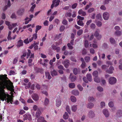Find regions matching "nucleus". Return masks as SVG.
<instances>
[{"instance_id": "13", "label": "nucleus", "mask_w": 122, "mask_h": 122, "mask_svg": "<svg viewBox=\"0 0 122 122\" xmlns=\"http://www.w3.org/2000/svg\"><path fill=\"white\" fill-rule=\"evenodd\" d=\"M114 70V67L112 66H111L110 67L109 70L106 71V72L110 74H112L113 72L112 71Z\"/></svg>"}, {"instance_id": "6", "label": "nucleus", "mask_w": 122, "mask_h": 122, "mask_svg": "<svg viewBox=\"0 0 122 122\" xmlns=\"http://www.w3.org/2000/svg\"><path fill=\"white\" fill-rule=\"evenodd\" d=\"M102 112L106 117L108 118L109 117L110 115V114L108 111L107 109H103Z\"/></svg>"}, {"instance_id": "39", "label": "nucleus", "mask_w": 122, "mask_h": 122, "mask_svg": "<svg viewBox=\"0 0 122 122\" xmlns=\"http://www.w3.org/2000/svg\"><path fill=\"white\" fill-rule=\"evenodd\" d=\"M84 59L86 62H88L90 60V57L89 56H86L85 57Z\"/></svg>"}, {"instance_id": "30", "label": "nucleus", "mask_w": 122, "mask_h": 122, "mask_svg": "<svg viewBox=\"0 0 122 122\" xmlns=\"http://www.w3.org/2000/svg\"><path fill=\"white\" fill-rule=\"evenodd\" d=\"M77 24L80 26H84V23L81 20H79L77 21Z\"/></svg>"}, {"instance_id": "50", "label": "nucleus", "mask_w": 122, "mask_h": 122, "mask_svg": "<svg viewBox=\"0 0 122 122\" xmlns=\"http://www.w3.org/2000/svg\"><path fill=\"white\" fill-rule=\"evenodd\" d=\"M94 10V8H92L89 9L88 10V12L89 13H91Z\"/></svg>"}, {"instance_id": "34", "label": "nucleus", "mask_w": 122, "mask_h": 122, "mask_svg": "<svg viewBox=\"0 0 122 122\" xmlns=\"http://www.w3.org/2000/svg\"><path fill=\"white\" fill-rule=\"evenodd\" d=\"M69 86L71 88H75V84L74 83H71L69 84Z\"/></svg>"}, {"instance_id": "35", "label": "nucleus", "mask_w": 122, "mask_h": 122, "mask_svg": "<svg viewBox=\"0 0 122 122\" xmlns=\"http://www.w3.org/2000/svg\"><path fill=\"white\" fill-rule=\"evenodd\" d=\"M121 34V31H116L114 33V35L116 36H120Z\"/></svg>"}, {"instance_id": "59", "label": "nucleus", "mask_w": 122, "mask_h": 122, "mask_svg": "<svg viewBox=\"0 0 122 122\" xmlns=\"http://www.w3.org/2000/svg\"><path fill=\"white\" fill-rule=\"evenodd\" d=\"M101 17V16L99 14H97L96 16V18L98 19H100Z\"/></svg>"}, {"instance_id": "42", "label": "nucleus", "mask_w": 122, "mask_h": 122, "mask_svg": "<svg viewBox=\"0 0 122 122\" xmlns=\"http://www.w3.org/2000/svg\"><path fill=\"white\" fill-rule=\"evenodd\" d=\"M108 105L109 107H112L114 106V103L112 101H110L108 104Z\"/></svg>"}, {"instance_id": "19", "label": "nucleus", "mask_w": 122, "mask_h": 122, "mask_svg": "<svg viewBox=\"0 0 122 122\" xmlns=\"http://www.w3.org/2000/svg\"><path fill=\"white\" fill-rule=\"evenodd\" d=\"M71 110L74 112H75L77 109V106L73 105L71 106Z\"/></svg>"}, {"instance_id": "28", "label": "nucleus", "mask_w": 122, "mask_h": 122, "mask_svg": "<svg viewBox=\"0 0 122 122\" xmlns=\"http://www.w3.org/2000/svg\"><path fill=\"white\" fill-rule=\"evenodd\" d=\"M60 2V0H56L54 3V4L53 7H56L58 6L59 4V3Z\"/></svg>"}, {"instance_id": "54", "label": "nucleus", "mask_w": 122, "mask_h": 122, "mask_svg": "<svg viewBox=\"0 0 122 122\" xmlns=\"http://www.w3.org/2000/svg\"><path fill=\"white\" fill-rule=\"evenodd\" d=\"M67 45L69 49H73V47L71 45V44L70 43H68L67 44Z\"/></svg>"}, {"instance_id": "11", "label": "nucleus", "mask_w": 122, "mask_h": 122, "mask_svg": "<svg viewBox=\"0 0 122 122\" xmlns=\"http://www.w3.org/2000/svg\"><path fill=\"white\" fill-rule=\"evenodd\" d=\"M94 106V104L92 102H89L86 105V107L87 108L91 109Z\"/></svg>"}, {"instance_id": "62", "label": "nucleus", "mask_w": 122, "mask_h": 122, "mask_svg": "<svg viewBox=\"0 0 122 122\" xmlns=\"http://www.w3.org/2000/svg\"><path fill=\"white\" fill-rule=\"evenodd\" d=\"M100 9L102 10H106V8L104 6L102 5L100 7Z\"/></svg>"}, {"instance_id": "45", "label": "nucleus", "mask_w": 122, "mask_h": 122, "mask_svg": "<svg viewBox=\"0 0 122 122\" xmlns=\"http://www.w3.org/2000/svg\"><path fill=\"white\" fill-rule=\"evenodd\" d=\"M49 100L48 99L46 98L45 100L44 104L45 105H47L49 103Z\"/></svg>"}, {"instance_id": "25", "label": "nucleus", "mask_w": 122, "mask_h": 122, "mask_svg": "<svg viewBox=\"0 0 122 122\" xmlns=\"http://www.w3.org/2000/svg\"><path fill=\"white\" fill-rule=\"evenodd\" d=\"M88 101L89 102H92L95 100V98L92 97L90 96L88 98Z\"/></svg>"}, {"instance_id": "5", "label": "nucleus", "mask_w": 122, "mask_h": 122, "mask_svg": "<svg viewBox=\"0 0 122 122\" xmlns=\"http://www.w3.org/2000/svg\"><path fill=\"white\" fill-rule=\"evenodd\" d=\"M62 63L66 68H68L70 64L69 61L68 60H66L63 61Z\"/></svg>"}, {"instance_id": "10", "label": "nucleus", "mask_w": 122, "mask_h": 122, "mask_svg": "<svg viewBox=\"0 0 122 122\" xmlns=\"http://www.w3.org/2000/svg\"><path fill=\"white\" fill-rule=\"evenodd\" d=\"M31 97L35 101H37L39 100V96L36 93L33 94L32 95Z\"/></svg>"}, {"instance_id": "57", "label": "nucleus", "mask_w": 122, "mask_h": 122, "mask_svg": "<svg viewBox=\"0 0 122 122\" xmlns=\"http://www.w3.org/2000/svg\"><path fill=\"white\" fill-rule=\"evenodd\" d=\"M53 28V25H50L49 27V28L48 29V30L49 31H51L52 30V29Z\"/></svg>"}, {"instance_id": "40", "label": "nucleus", "mask_w": 122, "mask_h": 122, "mask_svg": "<svg viewBox=\"0 0 122 122\" xmlns=\"http://www.w3.org/2000/svg\"><path fill=\"white\" fill-rule=\"evenodd\" d=\"M11 33V31H9L8 33V36L7 37V38L8 40H10L12 39V38H11L10 36Z\"/></svg>"}, {"instance_id": "53", "label": "nucleus", "mask_w": 122, "mask_h": 122, "mask_svg": "<svg viewBox=\"0 0 122 122\" xmlns=\"http://www.w3.org/2000/svg\"><path fill=\"white\" fill-rule=\"evenodd\" d=\"M71 15V14L70 12L67 13H66L65 16L66 17H70Z\"/></svg>"}, {"instance_id": "47", "label": "nucleus", "mask_w": 122, "mask_h": 122, "mask_svg": "<svg viewBox=\"0 0 122 122\" xmlns=\"http://www.w3.org/2000/svg\"><path fill=\"white\" fill-rule=\"evenodd\" d=\"M85 46V47L87 48L88 46V42L87 41L85 40V41L84 43Z\"/></svg>"}, {"instance_id": "3", "label": "nucleus", "mask_w": 122, "mask_h": 122, "mask_svg": "<svg viewBox=\"0 0 122 122\" xmlns=\"http://www.w3.org/2000/svg\"><path fill=\"white\" fill-rule=\"evenodd\" d=\"M58 68L59 70H58V72L61 74H62L64 73L63 70H65V69L62 65H60L58 66Z\"/></svg>"}, {"instance_id": "1", "label": "nucleus", "mask_w": 122, "mask_h": 122, "mask_svg": "<svg viewBox=\"0 0 122 122\" xmlns=\"http://www.w3.org/2000/svg\"><path fill=\"white\" fill-rule=\"evenodd\" d=\"M0 92L1 93V95L0 96V99L1 100L3 101L5 100V101L6 100V102H7L8 103L10 102H11L12 101V98H6L7 97L6 94L5 93L4 89L1 88L0 90Z\"/></svg>"}, {"instance_id": "52", "label": "nucleus", "mask_w": 122, "mask_h": 122, "mask_svg": "<svg viewBox=\"0 0 122 122\" xmlns=\"http://www.w3.org/2000/svg\"><path fill=\"white\" fill-rule=\"evenodd\" d=\"M31 53V51L30 50H28V52L27 53V58H28L30 56V54Z\"/></svg>"}, {"instance_id": "32", "label": "nucleus", "mask_w": 122, "mask_h": 122, "mask_svg": "<svg viewBox=\"0 0 122 122\" xmlns=\"http://www.w3.org/2000/svg\"><path fill=\"white\" fill-rule=\"evenodd\" d=\"M71 74L70 75V78H71V80L72 82H74L76 79V77L75 76H71Z\"/></svg>"}, {"instance_id": "17", "label": "nucleus", "mask_w": 122, "mask_h": 122, "mask_svg": "<svg viewBox=\"0 0 122 122\" xmlns=\"http://www.w3.org/2000/svg\"><path fill=\"white\" fill-rule=\"evenodd\" d=\"M45 73L46 77L48 79L50 80L51 78V76L49 72L48 71L45 72Z\"/></svg>"}, {"instance_id": "48", "label": "nucleus", "mask_w": 122, "mask_h": 122, "mask_svg": "<svg viewBox=\"0 0 122 122\" xmlns=\"http://www.w3.org/2000/svg\"><path fill=\"white\" fill-rule=\"evenodd\" d=\"M96 24L98 26L100 27L102 26V24L100 21H98L97 22Z\"/></svg>"}, {"instance_id": "37", "label": "nucleus", "mask_w": 122, "mask_h": 122, "mask_svg": "<svg viewBox=\"0 0 122 122\" xmlns=\"http://www.w3.org/2000/svg\"><path fill=\"white\" fill-rule=\"evenodd\" d=\"M44 120V117L42 116H41L38 119L37 121L38 122H42Z\"/></svg>"}, {"instance_id": "55", "label": "nucleus", "mask_w": 122, "mask_h": 122, "mask_svg": "<svg viewBox=\"0 0 122 122\" xmlns=\"http://www.w3.org/2000/svg\"><path fill=\"white\" fill-rule=\"evenodd\" d=\"M67 21L65 19L63 20L62 22V23L64 25H66L67 24Z\"/></svg>"}, {"instance_id": "60", "label": "nucleus", "mask_w": 122, "mask_h": 122, "mask_svg": "<svg viewBox=\"0 0 122 122\" xmlns=\"http://www.w3.org/2000/svg\"><path fill=\"white\" fill-rule=\"evenodd\" d=\"M86 63L85 62H82L81 66L83 68H84L86 67Z\"/></svg>"}, {"instance_id": "36", "label": "nucleus", "mask_w": 122, "mask_h": 122, "mask_svg": "<svg viewBox=\"0 0 122 122\" xmlns=\"http://www.w3.org/2000/svg\"><path fill=\"white\" fill-rule=\"evenodd\" d=\"M93 75L94 77L98 76V72L97 71H95L93 72L92 74Z\"/></svg>"}, {"instance_id": "23", "label": "nucleus", "mask_w": 122, "mask_h": 122, "mask_svg": "<svg viewBox=\"0 0 122 122\" xmlns=\"http://www.w3.org/2000/svg\"><path fill=\"white\" fill-rule=\"evenodd\" d=\"M92 75L90 74H88L86 75V77L87 80L89 81H91L92 80Z\"/></svg>"}, {"instance_id": "21", "label": "nucleus", "mask_w": 122, "mask_h": 122, "mask_svg": "<svg viewBox=\"0 0 122 122\" xmlns=\"http://www.w3.org/2000/svg\"><path fill=\"white\" fill-rule=\"evenodd\" d=\"M70 100L71 101L73 102H76V97L74 96H71L70 97Z\"/></svg>"}, {"instance_id": "56", "label": "nucleus", "mask_w": 122, "mask_h": 122, "mask_svg": "<svg viewBox=\"0 0 122 122\" xmlns=\"http://www.w3.org/2000/svg\"><path fill=\"white\" fill-rule=\"evenodd\" d=\"M90 27L91 28L93 29H94L95 28L96 25L94 24L93 23H92Z\"/></svg>"}, {"instance_id": "4", "label": "nucleus", "mask_w": 122, "mask_h": 122, "mask_svg": "<svg viewBox=\"0 0 122 122\" xmlns=\"http://www.w3.org/2000/svg\"><path fill=\"white\" fill-rule=\"evenodd\" d=\"M95 115L94 112L92 110H90L88 112V116L90 118H92L94 117Z\"/></svg>"}, {"instance_id": "64", "label": "nucleus", "mask_w": 122, "mask_h": 122, "mask_svg": "<svg viewBox=\"0 0 122 122\" xmlns=\"http://www.w3.org/2000/svg\"><path fill=\"white\" fill-rule=\"evenodd\" d=\"M87 53L86 50L85 49H83L82 51V54L83 55L86 54Z\"/></svg>"}, {"instance_id": "63", "label": "nucleus", "mask_w": 122, "mask_h": 122, "mask_svg": "<svg viewBox=\"0 0 122 122\" xmlns=\"http://www.w3.org/2000/svg\"><path fill=\"white\" fill-rule=\"evenodd\" d=\"M77 5V4L76 3H75L72 5V8L73 9L75 8Z\"/></svg>"}, {"instance_id": "12", "label": "nucleus", "mask_w": 122, "mask_h": 122, "mask_svg": "<svg viewBox=\"0 0 122 122\" xmlns=\"http://www.w3.org/2000/svg\"><path fill=\"white\" fill-rule=\"evenodd\" d=\"M41 114V112L40 109L38 108L37 110V111L36 113V117H38Z\"/></svg>"}, {"instance_id": "26", "label": "nucleus", "mask_w": 122, "mask_h": 122, "mask_svg": "<svg viewBox=\"0 0 122 122\" xmlns=\"http://www.w3.org/2000/svg\"><path fill=\"white\" fill-rule=\"evenodd\" d=\"M25 20H26L25 22V24H28L29 21L31 20V18H29L28 17H26L25 19Z\"/></svg>"}, {"instance_id": "16", "label": "nucleus", "mask_w": 122, "mask_h": 122, "mask_svg": "<svg viewBox=\"0 0 122 122\" xmlns=\"http://www.w3.org/2000/svg\"><path fill=\"white\" fill-rule=\"evenodd\" d=\"M72 93L73 95L76 96L78 95L79 94V91L78 90H73L72 92Z\"/></svg>"}, {"instance_id": "7", "label": "nucleus", "mask_w": 122, "mask_h": 122, "mask_svg": "<svg viewBox=\"0 0 122 122\" xmlns=\"http://www.w3.org/2000/svg\"><path fill=\"white\" fill-rule=\"evenodd\" d=\"M109 14L107 12H105L103 15V17L105 20H107L109 18Z\"/></svg>"}, {"instance_id": "58", "label": "nucleus", "mask_w": 122, "mask_h": 122, "mask_svg": "<svg viewBox=\"0 0 122 122\" xmlns=\"http://www.w3.org/2000/svg\"><path fill=\"white\" fill-rule=\"evenodd\" d=\"M38 107L36 105H34L33 107V109L34 111H36L38 109Z\"/></svg>"}, {"instance_id": "46", "label": "nucleus", "mask_w": 122, "mask_h": 122, "mask_svg": "<svg viewBox=\"0 0 122 122\" xmlns=\"http://www.w3.org/2000/svg\"><path fill=\"white\" fill-rule=\"evenodd\" d=\"M65 29V27L64 26L61 25L60 28V30L61 32H63Z\"/></svg>"}, {"instance_id": "29", "label": "nucleus", "mask_w": 122, "mask_h": 122, "mask_svg": "<svg viewBox=\"0 0 122 122\" xmlns=\"http://www.w3.org/2000/svg\"><path fill=\"white\" fill-rule=\"evenodd\" d=\"M63 118L65 119H67L69 117V116L68 113L65 112L63 116Z\"/></svg>"}, {"instance_id": "33", "label": "nucleus", "mask_w": 122, "mask_h": 122, "mask_svg": "<svg viewBox=\"0 0 122 122\" xmlns=\"http://www.w3.org/2000/svg\"><path fill=\"white\" fill-rule=\"evenodd\" d=\"M83 31L82 30H79L77 31V34L78 36H80L82 34Z\"/></svg>"}, {"instance_id": "38", "label": "nucleus", "mask_w": 122, "mask_h": 122, "mask_svg": "<svg viewBox=\"0 0 122 122\" xmlns=\"http://www.w3.org/2000/svg\"><path fill=\"white\" fill-rule=\"evenodd\" d=\"M66 111L68 112L69 113H70L71 112L69 106L68 105L66 106Z\"/></svg>"}, {"instance_id": "61", "label": "nucleus", "mask_w": 122, "mask_h": 122, "mask_svg": "<svg viewBox=\"0 0 122 122\" xmlns=\"http://www.w3.org/2000/svg\"><path fill=\"white\" fill-rule=\"evenodd\" d=\"M101 81L103 84H106V82L105 80L103 78H101Z\"/></svg>"}, {"instance_id": "8", "label": "nucleus", "mask_w": 122, "mask_h": 122, "mask_svg": "<svg viewBox=\"0 0 122 122\" xmlns=\"http://www.w3.org/2000/svg\"><path fill=\"white\" fill-rule=\"evenodd\" d=\"M116 116L117 117H122V110H117L116 114Z\"/></svg>"}, {"instance_id": "14", "label": "nucleus", "mask_w": 122, "mask_h": 122, "mask_svg": "<svg viewBox=\"0 0 122 122\" xmlns=\"http://www.w3.org/2000/svg\"><path fill=\"white\" fill-rule=\"evenodd\" d=\"M51 73L52 76H54L57 75V72L54 69L51 71Z\"/></svg>"}, {"instance_id": "18", "label": "nucleus", "mask_w": 122, "mask_h": 122, "mask_svg": "<svg viewBox=\"0 0 122 122\" xmlns=\"http://www.w3.org/2000/svg\"><path fill=\"white\" fill-rule=\"evenodd\" d=\"M23 41L22 40H19L18 42L17 46L20 47L23 45Z\"/></svg>"}, {"instance_id": "22", "label": "nucleus", "mask_w": 122, "mask_h": 122, "mask_svg": "<svg viewBox=\"0 0 122 122\" xmlns=\"http://www.w3.org/2000/svg\"><path fill=\"white\" fill-rule=\"evenodd\" d=\"M79 72V69L76 68H74L73 70V72L74 74L76 75Z\"/></svg>"}, {"instance_id": "44", "label": "nucleus", "mask_w": 122, "mask_h": 122, "mask_svg": "<svg viewBox=\"0 0 122 122\" xmlns=\"http://www.w3.org/2000/svg\"><path fill=\"white\" fill-rule=\"evenodd\" d=\"M100 105L102 108H104L106 106L105 103L104 102H102L100 103Z\"/></svg>"}, {"instance_id": "43", "label": "nucleus", "mask_w": 122, "mask_h": 122, "mask_svg": "<svg viewBox=\"0 0 122 122\" xmlns=\"http://www.w3.org/2000/svg\"><path fill=\"white\" fill-rule=\"evenodd\" d=\"M77 87L80 91H82L83 90V88L80 84H78L77 86Z\"/></svg>"}, {"instance_id": "27", "label": "nucleus", "mask_w": 122, "mask_h": 122, "mask_svg": "<svg viewBox=\"0 0 122 122\" xmlns=\"http://www.w3.org/2000/svg\"><path fill=\"white\" fill-rule=\"evenodd\" d=\"M110 41L111 44H115L116 43V41L113 38L111 37L110 39Z\"/></svg>"}, {"instance_id": "24", "label": "nucleus", "mask_w": 122, "mask_h": 122, "mask_svg": "<svg viewBox=\"0 0 122 122\" xmlns=\"http://www.w3.org/2000/svg\"><path fill=\"white\" fill-rule=\"evenodd\" d=\"M94 80L95 82L97 83H99L100 82V79L98 76L94 77Z\"/></svg>"}, {"instance_id": "20", "label": "nucleus", "mask_w": 122, "mask_h": 122, "mask_svg": "<svg viewBox=\"0 0 122 122\" xmlns=\"http://www.w3.org/2000/svg\"><path fill=\"white\" fill-rule=\"evenodd\" d=\"M24 10L23 9H19L17 11V14L19 15H22L24 12Z\"/></svg>"}, {"instance_id": "9", "label": "nucleus", "mask_w": 122, "mask_h": 122, "mask_svg": "<svg viewBox=\"0 0 122 122\" xmlns=\"http://www.w3.org/2000/svg\"><path fill=\"white\" fill-rule=\"evenodd\" d=\"M61 99L58 98L56 100V105L57 107H59L61 105Z\"/></svg>"}, {"instance_id": "51", "label": "nucleus", "mask_w": 122, "mask_h": 122, "mask_svg": "<svg viewBox=\"0 0 122 122\" xmlns=\"http://www.w3.org/2000/svg\"><path fill=\"white\" fill-rule=\"evenodd\" d=\"M90 52L92 54H94L95 52V50L91 48L90 50Z\"/></svg>"}, {"instance_id": "15", "label": "nucleus", "mask_w": 122, "mask_h": 122, "mask_svg": "<svg viewBox=\"0 0 122 122\" xmlns=\"http://www.w3.org/2000/svg\"><path fill=\"white\" fill-rule=\"evenodd\" d=\"M78 13L79 14L81 15L82 16H85L86 14V12L83 11L82 9L79 10L78 12Z\"/></svg>"}, {"instance_id": "31", "label": "nucleus", "mask_w": 122, "mask_h": 122, "mask_svg": "<svg viewBox=\"0 0 122 122\" xmlns=\"http://www.w3.org/2000/svg\"><path fill=\"white\" fill-rule=\"evenodd\" d=\"M42 27L41 26H39L38 25L36 26V30L35 32L36 33H37L38 30L40 29Z\"/></svg>"}, {"instance_id": "2", "label": "nucleus", "mask_w": 122, "mask_h": 122, "mask_svg": "<svg viewBox=\"0 0 122 122\" xmlns=\"http://www.w3.org/2000/svg\"><path fill=\"white\" fill-rule=\"evenodd\" d=\"M117 81L116 79L114 77H110L109 79V83L111 85L115 84Z\"/></svg>"}, {"instance_id": "41", "label": "nucleus", "mask_w": 122, "mask_h": 122, "mask_svg": "<svg viewBox=\"0 0 122 122\" xmlns=\"http://www.w3.org/2000/svg\"><path fill=\"white\" fill-rule=\"evenodd\" d=\"M97 90L100 92H102L103 90V88L100 86H98L97 87Z\"/></svg>"}, {"instance_id": "49", "label": "nucleus", "mask_w": 122, "mask_h": 122, "mask_svg": "<svg viewBox=\"0 0 122 122\" xmlns=\"http://www.w3.org/2000/svg\"><path fill=\"white\" fill-rule=\"evenodd\" d=\"M28 114L26 113L23 115V117H24L23 118V120L24 121L28 119Z\"/></svg>"}]
</instances>
